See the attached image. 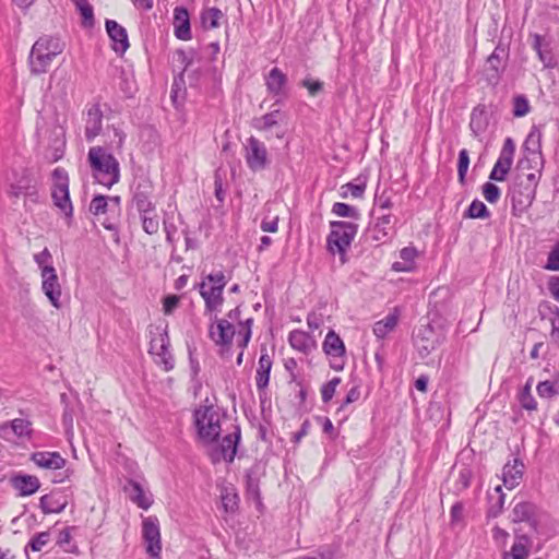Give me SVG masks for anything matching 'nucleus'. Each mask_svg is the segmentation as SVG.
<instances>
[{
	"label": "nucleus",
	"mask_w": 559,
	"mask_h": 559,
	"mask_svg": "<svg viewBox=\"0 0 559 559\" xmlns=\"http://www.w3.org/2000/svg\"><path fill=\"white\" fill-rule=\"evenodd\" d=\"M88 163L96 181L111 188L120 179V166L117 158L103 146H93L88 151Z\"/></svg>",
	"instance_id": "1"
},
{
	"label": "nucleus",
	"mask_w": 559,
	"mask_h": 559,
	"mask_svg": "<svg viewBox=\"0 0 559 559\" xmlns=\"http://www.w3.org/2000/svg\"><path fill=\"white\" fill-rule=\"evenodd\" d=\"M224 414L214 405H201L193 413L198 439L203 444H212L222 432Z\"/></svg>",
	"instance_id": "2"
},
{
	"label": "nucleus",
	"mask_w": 559,
	"mask_h": 559,
	"mask_svg": "<svg viewBox=\"0 0 559 559\" xmlns=\"http://www.w3.org/2000/svg\"><path fill=\"white\" fill-rule=\"evenodd\" d=\"M226 283L224 273L219 271L209 274L199 284V292L205 302L206 313H213L221 310L224 302L223 290Z\"/></svg>",
	"instance_id": "3"
},
{
	"label": "nucleus",
	"mask_w": 559,
	"mask_h": 559,
	"mask_svg": "<svg viewBox=\"0 0 559 559\" xmlns=\"http://www.w3.org/2000/svg\"><path fill=\"white\" fill-rule=\"evenodd\" d=\"M357 234V225L350 222H332L328 236V249L331 253H338L342 263L346 262V251Z\"/></svg>",
	"instance_id": "4"
},
{
	"label": "nucleus",
	"mask_w": 559,
	"mask_h": 559,
	"mask_svg": "<svg viewBox=\"0 0 559 559\" xmlns=\"http://www.w3.org/2000/svg\"><path fill=\"white\" fill-rule=\"evenodd\" d=\"M544 518L545 514L537 506L528 501L516 502L511 513V521L513 523H525L530 527L527 533L532 535L539 534V525Z\"/></svg>",
	"instance_id": "5"
},
{
	"label": "nucleus",
	"mask_w": 559,
	"mask_h": 559,
	"mask_svg": "<svg viewBox=\"0 0 559 559\" xmlns=\"http://www.w3.org/2000/svg\"><path fill=\"white\" fill-rule=\"evenodd\" d=\"M53 188L51 197L53 203L66 216L71 217L73 213L72 203L69 193V177L63 168H56L52 173Z\"/></svg>",
	"instance_id": "6"
},
{
	"label": "nucleus",
	"mask_w": 559,
	"mask_h": 559,
	"mask_svg": "<svg viewBox=\"0 0 559 559\" xmlns=\"http://www.w3.org/2000/svg\"><path fill=\"white\" fill-rule=\"evenodd\" d=\"M535 194L533 187H526L523 177L518 174L509 191L513 215L521 216L532 205Z\"/></svg>",
	"instance_id": "7"
},
{
	"label": "nucleus",
	"mask_w": 559,
	"mask_h": 559,
	"mask_svg": "<svg viewBox=\"0 0 559 559\" xmlns=\"http://www.w3.org/2000/svg\"><path fill=\"white\" fill-rule=\"evenodd\" d=\"M8 189L7 194L11 199H19L22 195H32L35 187L27 169H11L5 177Z\"/></svg>",
	"instance_id": "8"
},
{
	"label": "nucleus",
	"mask_w": 559,
	"mask_h": 559,
	"mask_svg": "<svg viewBox=\"0 0 559 559\" xmlns=\"http://www.w3.org/2000/svg\"><path fill=\"white\" fill-rule=\"evenodd\" d=\"M142 538L146 552L151 557H158L162 551L159 521L156 516H146L142 520Z\"/></svg>",
	"instance_id": "9"
},
{
	"label": "nucleus",
	"mask_w": 559,
	"mask_h": 559,
	"mask_svg": "<svg viewBox=\"0 0 559 559\" xmlns=\"http://www.w3.org/2000/svg\"><path fill=\"white\" fill-rule=\"evenodd\" d=\"M515 145L511 138H507L501 148L500 155L495 163L489 175L490 180L504 181L513 163Z\"/></svg>",
	"instance_id": "10"
},
{
	"label": "nucleus",
	"mask_w": 559,
	"mask_h": 559,
	"mask_svg": "<svg viewBox=\"0 0 559 559\" xmlns=\"http://www.w3.org/2000/svg\"><path fill=\"white\" fill-rule=\"evenodd\" d=\"M240 439V429L236 427L233 433L225 436L221 444L210 452L212 463L216 464L221 461L233 462L237 452V444Z\"/></svg>",
	"instance_id": "11"
},
{
	"label": "nucleus",
	"mask_w": 559,
	"mask_h": 559,
	"mask_svg": "<svg viewBox=\"0 0 559 559\" xmlns=\"http://www.w3.org/2000/svg\"><path fill=\"white\" fill-rule=\"evenodd\" d=\"M509 58V49L502 44H498L495 50L486 60V74L490 82L497 83L503 73Z\"/></svg>",
	"instance_id": "12"
},
{
	"label": "nucleus",
	"mask_w": 559,
	"mask_h": 559,
	"mask_svg": "<svg viewBox=\"0 0 559 559\" xmlns=\"http://www.w3.org/2000/svg\"><path fill=\"white\" fill-rule=\"evenodd\" d=\"M246 162L253 171L263 170L267 166V151L257 138L250 136L246 145Z\"/></svg>",
	"instance_id": "13"
},
{
	"label": "nucleus",
	"mask_w": 559,
	"mask_h": 559,
	"mask_svg": "<svg viewBox=\"0 0 559 559\" xmlns=\"http://www.w3.org/2000/svg\"><path fill=\"white\" fill-rule=\"evenodd\" d=\"M41 276V289L45 296L49 299L50 304L59 309L61 307V285L58 280L57 272L53 266H45Z\"/></svg>",
	"instance_id": "14"
},
{
	"label": "nucleus",
	"mask_w": 559,
	"mask_h": 559,
	"mask_svg": "<svg viewBox=\"0 0 559 559\" xmlns=\"http://www.w3.org/2000/svg\"><path fill=\"white\" fill-rule=\"evenodd\" d=\"M515 542L509 552H504L503 559H526L532 547V538L535 535L524 533L523 526L514 530Z\"/></svg>",
	"instance_id": "15"
},
{
	"label": "nucleus",
	"mask_w": 559,
	"mask_h": 559,
	"mask_svg": "<svg viewBox=\"0 0 559 559\" xmlns=\"http://www.w3.org/2000/svg\"><path fill=\"white\" fill-rule=\"evenodd\" d=\"M533 49L537 52L539 60L543 62L544 68L554 69L557 66V58L554 53L552 41L542 35L534 34Z\"/></svg>",
	"instance_id": "16"
},
{
	"label": "nucleus",
	"mask_w": 559,
	"mask_h": 559,
	"mask_svg": "<svg viewBox=\"0 0 559 559\" xmlns=\"http://www.w3.org/2000/svg\"><path fill=\"white\" fill-rule=\"evenodd\" d=\"M150 352L158 357L157 362L164 366L166 371L174 368V359L169 352V338L167 333L159 334L151 341Z\"/></svg>",
	"instance_id": "17"
},
{
	"label": "nucleus",
	"mask_w": 559,
	"mask_h": 559,
	"mask_svg": "<svg viewBox=\"0 0 559 559\" xmlns=\"http://www.w3.org/2000/svg\"><path fill=\"white\" fill-rule=\"evenodd\" d=\"M31 461L39 468L57 471L64 468L67 460L59 452L37 451L31 455Z\"/></svg>",
	"instance_id": "18"
},
{
	"label": "nucleus",
	"mask_w": 559,
	"mask_h": 559,
	"mask_svg": "<svg viewBox=\"0 0 559 559\" xmlns=\"http://www.w3.org/2000/svg\"><path fill=\"white\" fill-rule=\"evenodd\" d=\"M106 31L112 40V49L119 55H123L129 48L128 34L124 27L114 20H106Z\"/></svg>",
	"instance_id": "19"
},
{
	"label": "nucleus",
	"mask_w": 559,
	"mask_h": 559,
	"mask_svg": "<svg viewBox=\"0 0 559 559\" xmlns=\"http://www.w3.org/2000/svg\"><path fill=\"white\" fill-rule=\"evenodd\" d=\"M438 345L435 332L430 326H424L415 335V346L421 357L428 356Z\"/></svg>",
	"instance_id": "20"
},
{
	"label": "nucleus",
	"mask_w": 559,
	"mask_h": 559,
	"mask_svg": "<svg viewBox=\"0 0 559 559\" xmlns=\"http://www.w3.org/2000/svg\"><path fill=\"white\" fill-rule=\"evenodd\" d=\"M524 474V464L518 460L514 459L512 462H508L502 469V480L503 485L508 489L515 488Z\"/></svg>",
	"instance_id": "21"
},
{
	"label": "nucleus",
	"mask_w": 559,
	"mask_h": 559,
	"mask_svg": "<svg viewBox=\"0 0 559 559\" xmlns=\"http://www.w3.org/2000/svg\"><path fill=\"white\" fill-rule=\"evenodd\" d=\"M391 228L392 216L390 214H381L377 222L368 228L366 236L372 241L383 242L386 240Z\"/></svg>",
	"instance_id": "22"
},
{
	"label": "nucleus",
	"mask_w": 559,
	"mask_h": 559,
	"mask_svg": "<svg viewBox=\"0 0 559 559\" xmlns=\"http://www.w3.org/2000/svg\"><path fill=\"white\" fill-rule=\"evenodd\" d=\"M272 365L273 360L269 355L267 349L265 347H262L255 376L257 389L259 391H262L267 386Z\"/></svg>",
	"instance_id": "23"
},
{
	"label": "nucleus",
	"mask_w": 559,
	"mask_h": 559,
	"mask_svg": "<svg viewBox=\"0 0 559 559\" xmlns=\"http://www.w3.org/2000/svg\"><path fill=\"white\" fill-rule=\"evenodd\" d=\"M175 35L178 39L189 40L191 38L189 12L183 7L174 10Z\"/></svg>",
	"instance_id": "24"
},
{
	"label": "nucleus",
	"mask_w": 559,
	"mask_h": 559,
	"mask_svg": "<svg viewBox=\"0 0 559 559\" xmlns=\"http://www.w3.org/2000/svg\"><path fill=\"white\" fill-rule=\"evenodd\" d=\"M53 57H50L49 52L43 51L40 49H36L35 46L32 47L29 53V70L34 75H39L46 73L53 61Z\"/></svg>",
	"instance_id": "25"
},
{
	"label": "nucleus",
	"mask_w": 559,
	"mask_h": 559,
	"mask_svg": "<svg viewBox=\"0 0 559 559\" xmlns=\"http://www.w3.org/2000/svg\"><path fill=\"white\" fill-rule=\"evenodd\" d=\"M234 335V325L225 319L217 320L216 326L212 325L210 328V336L216 344L229 345Z\"/></svg>",
	"instance_id": "26"
},
{
	"label": "nucleus",
	"mask_w": 559,
	"mask_h": 559,
	"mask_svg": "<svg viewBox=\"0 0 559 559\" xmlns=\"http://www.w3.org/2000/svg\"><path fill=\"white\" fill-rule=\"evenodd\" d=\"M103 112L99 105L95 104L87 110L85 124V138L93 141L102 131Z\"/></svg>",
	"instance_id": "27"
},
{
	"label": "nucleus",
	"mask_w": 559,
	"mask_h": 559,
	"mask_svg": "<svg viewBox=\"0 0 559 559\" xmlns=\"http://www.w3.org/2000/svg\"><path fill=\"white\" fill-rule=\"evenodd\" d=\"M288 342L294 349L306 355L311 353L317 346L314 338L301 330L292 331L288 336Z\"/></svg>",
	"instance_id": "28"
},
{
	"label": "nucleus",
	"mask_w": 559,
	"mask_h": 559,
	"mask_svg": "<svg viewBox=\"0 0 559 559\" xmlns=\"http://www.w3.org/2000/svg\"><path fill=\"white\" fill-rule=\"evenodd\" d=\"M68 504L67 498L60 492H50L39 499V507L45 514L60 513Z\"/></svg>",
	"instance_id": "29"
},
{
	"label": "nucleus",
	"mask_w": 559,
	"mask_h": 559,
	"mask_svg": "<svg viewBox=\"0 0 559 559\" xmlns=\"http://www.w3.org/2000/svg\"><path fill=\"white\" fill-rule=\"evenodd\" d=\"M11 483L23 497L35 493L40 487L38 477L33 475H16L12 477Z\"/></svg>",
	"instance_id": "30"
},
{
	"label": "nucleus",
	"mask_w": 559,
	"mask_h": 559,
	"mask_svg": "<svg viewBox=\"0 0 559 559\" xmlns=\"http://www.w3.org/2000/svg\"><path fill=\"white\" fill-rule=\"evenodd\" d=\"M286 116L280 109L252 119L251 126L258 131H270L285 120Z\"/></svg>",
	"instance_id": "31"
},
{
	"label": "nucleus",
	"mask_w": 559,
	"mask_h": 559,
	"mask_svg": "<svg viewBox=\"0 0 559 559\" xmlns=\"http://www.w3.org/2000/svg\"><path fill=\"white\" fill-rule=\"evenodd\" d=\"M36 49L49 52L50 57L56 58L66 48V43L59 36L44 35L39 37L34 45Z\"/></svg>",
	"instance_id": "32"
},
{
	"label": "nucleus",
	"mask_w": 559,
	"mask_h": 559,
	"mask_svg": "<svg viewBox=\"0 0 559 559\" xmlns=\"http://www.w3.org/2000/svg\"><path fill=\"white\" fill-rule=\"evenodd\" d=\"M8 429H11L17 438L29 439L33 433L32 421L26 418H15L0 425V435L4 436Z\"/></svg>",
	"instance_id": "33"
},
{
	"label": "nucleus",
	"mask_w": 559,
	"mask_h": 559,
	"mask_svg": "<svg viewBox=\"0 0 559 559\" xmlns=\"http://www.w3.org/2000/svg\"><path fill=\"white\" fill-rule=\"evenodd\" d=\"M153 192V185L151 180L142 178L138 181L133 192V203L135 207H147L153 204L151 195Z\"/></svg>",
	"instance_id": "34"
},
{
	"label": "nucleus",
	"mask_w": 559,
	"mask_h": 559,
	"mask_svg": "<svg viewBox=\"0 0 559 559\" xmlns=\"http://www.w3.org/2000/svg\"><path fill=\"white\" fill-rule=\"evenodd\" d=\"M322 348L325 355L332 358H342L345 355L344 342L333 330L326 334Z\"/></svg>",
	"instance_id": "35"
},
{
	"label": "nucleus",
	"mask_w": 559,
	"mask_h": 559,
	"mask_svg": "<svg viewBox=\"0 0 559 559\" xmlns=\"http://www.w3.org/2000/svg\"><path fill=\"white\" fill-rule=\"evenodd\" d=\"M540 139H542V133H540L539 129L537 127H533L525 140V143H524L525 150L528 151L532 156L531 160H533L535 163H537V159L542 163ZM526 162H530V159L527 158Z\"/></svg>",
	"instance_id": "36"
},
{
	"label": "nucleus",
	"mask_w": 559,
	"mask_h": 559,
	"mask_svg": "<svg viewBox=\"0 0 559 559\" xmlns=\"http://www.w3.org/2000/svg\"><path fill=\"white\" fill-rule=\"evenodd\" d=\"M417 257V250L413 247L403 248L400 251V258L402 261H396L392 264V270L395 272H409L414 269L415 258Z\"/></svg>",
	"instance_id": "37"
},
{
	"label": "nucleus",
	"mask_w": 559,
	"mask_h": 559,
	"mask_svg": "<svg viewBox=\"0 0 559 559\" xmlns=\"http://www.w3.org/2000/svg\"><path fill=\"white\" fill-rule=\"evenodd\" d=\"M399 322V313L395 310L393 313L388 314L384 319L378 321L373 325V333L378 338H384L391 333Z\"/></svg>",
	"instance_id": "38"
},
{
	"label": "nucleus",
	"mask_w": 559,
	"mask_h": 559,
	"mask_svg": "<svg viewBox=\"0 0 559 559\" xmlns=\"http://www.w3.org/2000/svg\"><path fill=\"white\" fill-rule=\"evenodd\" d=\"M129 485L131 487V500L136 503L139 508L147 510L153 503L152 496L147 495L138 481L130 480Z\"/></svg>",
	"instance_id": "39"
},
{
	"label": "nucleus",
	"mask_w": 559,
	"mask_h": 559,
	"mask_svg": "<svg viewBox=\"0 0 559 559\" xmlns=\"http://www.w3.org/2000/svg\"><path fill=\"white\" fill-rule=\"evenodd\" d=\"M286 75L278 68H273L266 78L269 92L274 95H280L286 84Z\"/></svg>",
	"instance_id": "40"
},
{
	"label": "nucleus",
	"mask_w": 559,
	"mask_h": 559,
	"mask_svg": "<svg viewBox=\"0 0 559 559\" xmlns=\"http://www.w3.org/2000/svg\"><path fill=\"white\" fill-rule=\"evenodd\" d=\"M504 493L502 492L501 486H497L492 492L488 493L489 507H488V516L497 518L504 504Z\"/></svg>",
	"instance_id": "41"
},
{
	"label": "nucleus",
	"mask_w": 559,
	"mask_h": 559,
	"mask_svg": "<svg viewBox=\"0 0 559 559\" xmlns=\"http://www.w3.org/2000/svg\"><path fill=\"white\" fill-rule=\"evenodd\" d=\"M76 10L81 13L82 25L86 28L94 26V11L88 0H72Z\"/></svg>",
	"instance_id": "42"
},
{
	"label": "nucleus",
	"mask_w": 559,
	"mask_h": 559,
	"mask_svg": "<svg viewBox=\"0 0 559 559\" xmlns=\"http://www.w3.org/2000/svg\"><path fill=\"white\" fill-rule=\"evenodd\" d=\"M247 493L250 498L260 502V473L255 468H251L247 473Z\"/></svg>",
	"instance_id": "43"
},
{
	"label": "nucleus",
	"mask_w": 559,
	"mask_h": 559,
	"mask_svg": "<svg viewBox=\"0 0 559 559\" xmlns=\"http://www.w3.org/2000/svg\"><path fill=\"white\" fill-rule=\"evenodd\" d=\"M223 12L217 8L205 9L201 13V23L204 28H217L219 26V20L223 17Z\"/></svg>",
	"instance_id": "44"
},
{
	"label": "nucleus",
	"mask_w": 559,
	"mask_h": 559,
	"mask_svg": "<svg viewBox=\"0 0 559 559\" xmlns=\"http://www.w3.org/2000/svg\"><path fill=\"white\" fill-rule=\"evenodd\" d=\"M90 212L95 216L111 213L108 197L102 194L95 195L91 201Z\"/></svg>",
	"instance_id": "45"
},
{
	"label": "nucleus",
	"mask_w": 559,
	"mask_h": 559,
	"mask_svg": "<svg viewBox=\"0 0 559 559\" xmlns=\"http://www.w3.org/2000/svg\"><path fill=\"white\" fill-rule=\"evenodd\" d=\"M486 118H485V115H484V110L483 109H479V108H474L473 111H472V115H471V122H469V127L472 129V131L478 135L479 133H481L485 128H486Z\"/></svg>",
	"instance_id": "46"
},
{
	"label": "nucleus",
	"mask_w": 559,
	"mask_h": 559,
	"mask_svg": "<svg viewBox=\"0 0 559 559\" xmlns=\"http://www.w3.org/2000/svg\"><path fill=\"white\" fill-rule=\"evenodd\" d=\"M51 80L55 82V87L59 91L61 96H67L71 85L69 73L66 71L56 72L51 76Z\"/></svg>",
	"instance_id": "47"
},
{
	"label": "nucleus",
	"mask_w": 559,
	"mask_h": 559,
	"mask_svg": "<svg viewBox=\"0 0 559 559\" xmlns=\"http://www.w3.org/2000/svg\"><path fill=\"white\" fill-rule=\"evenodd\" d=\"M537 393L543 399H551L552 396L559 394V381H542L537 385Z\"/></svg>",
	"instance_id": "48"
},
{
	"label": "nucleus",
	"mask_w": 559,
	"mask_h": 559,
	"mask_svg": "<svg viewBox=\"0 0 559 559\" xmlns=\"http://www.w3.org/2000/svg\"><path fill=\"white\" fill-rule=\"evenodd\" d=\"M519 401L523 408H525L527 411L536 409L537 403L531 393V382L530 381H527V383L524 385V388L520 392Z\"/></svg>",
	"instance_id": "49"
},
{
	"label": "nucleus",
	"mask_w": 559,
	"mask_h": 559,
	"mask_svg": "<svg viewBox=\"0 0 559 559\" xmlns=\"http://www.w3.org/2000/svg\"><path fill=\"white\" fill-rule=\"evenodd\" d=\"M466 215L471 218H487L490 216V212L484 202L474 200L468 206Z\"/></svg>",
	"instance_id": "50"
},
{
	"label": "nucleus",
	"mask_w": 559,
	"mask_h": 559,
	"mask_svg": "<svg viewBox=\"0 0 559 559\" xmlns=\"http://www.w3.org/2000/svg\"><path fill=\"white\" fill-rule=\"evenodd\" d=\"M531 106L528 99L524 95H516L513 97V116L524 117L530 112Z\"/></svg>",
	"instance_id": "51"
},
{
	"label": "nucleus",
	"mask_w": 559,
	"mask_h": 559,
	"mask_svg": "<svg viewBox=\"0 0 559 559\" xmlns=\"http://www.w3.org/2000/svg\"><path fill=\"white\" fill-rule=\"evenodd\" d=\"M332 212L340 217L357 218L359 215L357 209L342 202L334 203Z\"/></svg>",
	"instance_id": "52"
},
{
	"label": "nucleus",
	"mask_w": 559,
	"mask_h": 559,
	"mask_svg": "<svg viewBox=\"0 0 559 559\" xmlns=\"http://www.w3.org/2000/svg\"><path fill=\"white\" fill-rule=\"evenodd\" d=\"M50 540V533L49 532H40L36 534L28 543V545L25 548V551H27V548L29 547L33 551H40Z\"/></svg>",
	"instance_id": "53"
},
{
	"label": "nucleus",
	"mask_w": 559,
	"mask_h": 559,
	"mask_svg": "<svg viewBox=\"0 0 559 559\" xmlns=\"http://www.w3.org/2000/svg\"><path fill=\"white\" fill-rule=\"evenodd\" d=\"M469 166V156L467 150L463 148L459 153V163H457V175L461 183H464L465 177Z\"/></svg>",
	"instance_id": "54"
},
{
	"label": "nucleus",
	"mask_w": 559,
	"mask_h": 559,
	"mask_svg": "<svg viewBox=\"0 0 559 559\" xmlns=\"http://www.w3.org/2000/svg\"><path fill=\"white\" fill-rule=\"evenodd\" d=\"M340 383L341 379L338 377H334L332 380L322 385L321 396L324 403H328L332 400Z\"/></svg>",
	"instance_id": "55"
},
{
	"label": "nucleus",
	"mask_w": 559,
	"mask_h": 559,
	"mask_svg": "<svg viewBox=\"0 0 559 559\" xmlns=\"http://www.w3.org/2000/svg\"><path fill=\"white\" fill-rule=\"evenodd\" d=\"M501 191L498 186L486 182L483 186V195L489 203H496L500 199Z\"/></svg>",
	"instance_id": "56"
},
{
	"label": "nucleus",
	"mask_w": 559,
	"mask_h": 559,
	"mask_svg": "<svg viewBox=\"0 0 559 559\" xmlns=\"http://www.w3.org/2000/svg\"><path fill=\"white\" fill-rule=\"evenodd\" d=\"M251 323L252 319H247L243 324H240V330L238 334L239 336H241V340L239 341L238 345L241 348H245L251 338Z\"/></svg>",
	"instance_id": "57"
},
{
	"label": "nucleus",
	"mask_w": 559,
	"mask_h": 559,
	"mask_svg": "<svg viewBox=\"0 0 559 559\" xmlns=\"http://www.w3.org/2000/svg\"><path fill=\"white\" fill-rule=\"evenodd\" d=\"M142 228L148 235H154L158 233L159 229V219L157 217H146L142 221Z\"/></svg>",
	"instance_id": "58"
},
{
	"label": "nucleus",
	"mask_w": 559,
	"mask_h": 559,
	"mask_svg": "<svg viewBox=\"0 0 559 559\" xmlns=\"http://www.w3.org/2000/svg\"><path fill=\"white\" fill-rule=\"evenodd\" d=\"M343 189H346V191L343 193V197H346V194L349 192L354 198H361L365 192L366 185L349 182L343 186Z\"/></svg>",
	"instance_id": "59"
},
{
	"label": "nucleus",
	"mask_w": 559,
	"mask_h": 559,
	"mask_svg": "<svg viewBox=\"0 0 559 559\" xmlns=\"http://www.w3.org/2000/svg\"><path fill=\"white\" fill-rule=\"evenodd\" d=\"M547 270L558 271L559 270V241L556 243L554 249L550 251L545 266Z\"/></svg>",
	"instance_id": "60"
},
{
	"label": "nucleus",
	"mask_w": 559,
	"mask_h": 559,
	"mask_svg": "<svg viewBox=\"0 0 559 559\" xmlns=\"http://www.w3.org/2000/svg\"><path fill=\"white\" fill-rule=\"evenodd\" d=\"M34 260L37 263V265L39 266L40 272H43V269L45 266H52L50 264L51 253L47 248H45L41 252L35 254Z\"/></svg>",
	"instance_id": "61"
},
{
	"label": "nucleus",
	"mask_w": 559,
	"mask_h": 559,
	"mask_svg": "<svg viewBox=\"0 0 559 559\" xmlns=\"http://www.w3.org/2000/svg\"><path fill=\"white\" fill-rule=\"evenodd\" d=\"M523 177V180L526 185V187H533V190L536 191L539 178H540V170L537 169L534 173L530 174H520Z\"/></svg>",
	"instance_id": "62"
},
{
	"label": "nucleus",
	"mask_w": 559,
	"mask_h": 559,
	"mask_svg": "<svg viewBox=\"0 0 559 559\" xmlns=\"http://www.w3.org/2000/svg\"><path fill=\"white\" fill-rule=\"evenodd\" d=\"M492 538L497 544L506 546L509 538V533L499 526H495L492 528Z\"/></svg>",
	"instance_id": "63"
},
{
	"label": "nucleus",
	"mask_w": 559,
	"mask_h": 559,
	"mask_svg": "<svg viewBox=\"0 0 559 559\" xmlns=\"http://www.w3.org/2000/svg\"><path fill=\"white\" fill-rule=\"evenodd\" d=\"M179 298L175 295L167 296L164 299L163 310L165 314H170L178 306Z\"/></svg>",
	"instance_id": "64"
}]
</instances>
